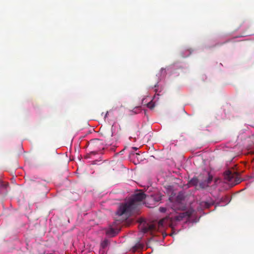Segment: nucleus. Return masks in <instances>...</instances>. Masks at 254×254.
<instances>
[{"mask_svg": "<svg viewBox=\"0 0 254 254\" xmlns=\"http://www.w3.org/2000/svg\"><path fill=\"white\" fill-rule=\"evenodd\" d=\"M108 112H107V113H106V115H105V117H107V116H108Z\"/></svg>", "mask_w": 254, "mask_h": 254, "instance_id": "nucleus-19", "label": "nucleus"}, {"mask_svg": "<svg viewBox=\"0 0 254 254\" xmlns=\"http://www.w3.org/2000/svg\"><path fill=\"white\" fill-rule=\"evenodd\" d=\"M159 82V78H158V77H157V79H156V83H155V84H154V87H152V88H154H154H156V87L158 86V84ZM157 91H158V90H157L156 88H155V89H154V91H155L156 93L157 92Z\"/></svg>", "mask_w": 254, "mask_h": 254, "instance_id": "nucleus-12", "label": "nucleus"}, {"mask_svg": "<svg viewBox=\"0 0 254 254\" xmlns=\"http://www.w3.org/2000/svg\"><path fill=\"white\" fill-rule=\"evenodd\" d=\"M237 176V174L233 173L231 171H228L225 173V178L229 182H232L235 179V185H236L240 182V180L236 178Z\"/></svg>", "mask_w": 254, "mask_h": 254, "instance_id": "nucleus-2", "label": "nucleus"}, {"mask_svg": "<svg viewBox=\"0 0 254 254\" xmlns=\"http://www.w3.org/2000/svg\"><path fill=\"white\" fill-rule=\"evenodd\" d=\"M190 185L192 186H196L198 183V180L196 178H193L190 182Z\"/></svg>", "mask_w": 254, "mask_h": 254, "instance_id": "nucleus-8", "label": "nucleus"}, {"mask_svg": "<svg viewBox=\"0 0 254 254\" xmlns=\"http://www.w3.org/2000/svg\"><path fill=\"white\" fill-rule=\"evenodd\" d=\"M177 201L178 202L180 203L184 199V195L183 193H179L177 196Z\"/></svg>", "mask_w": 254, "mask_h": 254, "instance_id": "nucleus-9", "label": "nucleus"}, {"mask_svg": "<svg viewBox=\"0 0 254 254\" xmlns=\"http://www.w3.org/2000/svg\"><path fill=\"white\" fill-rule=\"evenodd\" d=\"M145 197V194L142 192L134 194L132 198L120 205L116 214L120 216H123L125 219L128 218L135 211L140 202Z\"/></svg>", "mask_w": 254, "mask_h": 254, "instance_id": "nucleus-1", "label": "nucleus"}, {"mask_svg": "<svg viewBox=\"0 0 254 254\" xmlns=\"http://www.w3.org/2000/svg\"><path fill=\"white\" fill-rule=\"evenodd\" d=\"M213 177L210 175L209 174H208V177L207 180H204V181L202 183L199 184V186L201 188H205L208 186V185L210 184L212 181Z\"/></svg>", "mask_w": 254, "mask_h": 254, "instance_id": "nucleus-3", "label": "nucleus"}, {"mask_svg": "<svg viewBox=\"0 0 254 254\" xmlns=\"http://www.w3.org/2000/svg\"><path fill=\"white\" fill-rule=\"evenodd\" d=\"M147 106L151 108V109H152L153 107H154V106H152V104H151V102H149L148 104H147Z\"/></svg>", "mask_w": 254, "mask_h": 254, "instance_id": "nucleus-16", "label": "nucleus"}, {"mask_svg": "<svg viewBox=\"0 0 254 254\" xmlns=\"http://www.w3.org/2000/svg\"><path fill=\"white\" fill-rule=\"evenodd\" d=\"M154 201L156 202H158L162 199V196L159 195H156L154 198Z\"/></svg>", "mask_w": 254, "mask_h": 254, "instance_id": "nucleus-13", "label": "nucleus"}, {"mask_svg": "<svg viewBox=\"0 0 254 254\" xmlns=\"http://www.w3.org/2000/svg\"><path fill=\"white\" fill-rule=\"evenodd\" d=\"M106 233L108 236L113 237L117 234L118 231L113 228H109L106 230Z\"/></svg>", "mask_w": 254, "mask_h": 254, "instance_id": "nucleus-5", "label": "nucleus"}, {"mask_svg": "<svg viewBox=\"0 0 254 254\" xmlns=\"http://www.w3.org/2000/svg\"><path fill=\"white\" fill-rule=\"evenodd\" d=\"M135 247H137V248H142V245H141V244H138V246H137V245H136Z\"/></svg>", "mask_w": 254, "mask_h": 254, "instance_id": "nucleus-17", "label": "nucleus"}, {"mask_svg": "<svg viewBox=\"0 0 254 254\" xmlns=\"http://www.w3.org/2000/svg\"><path fill=\"white\" fill-rule=\"evenodd\" d=\"M101 144H102L101 141L98 139H95L91 142V146H92L93 147H97V149L96 150H95V151H94V153H96V152H98L99 151H100L101 149V148H102V147H100L99 146Z\"/></svg>", "mask_w": 254, "mask_h": 254, "instance_id": "nucleus-4", "label": "nucleus"}, {"mask_svg": "<svg viewBox=\"0 0 254 254\" xmlns=\"http://www.w3.org/2000/svg\"><path fill=\"white\" fill-rule=\"evenodd\" d=\"M185 216H186V213L183 212V213H180L179 215H176L175 217V218L177 221H181L183 219V218L185 217Z\"/></svg>", "mask_w": 254, "mask_h": 254, "instance_id": "nucleus-7", "label": "nucleus"}, {"mask_svg": "<svg viewBox=\"0 0 254 254\" xmlns=\"http://www.w3.org/2000/svg\"><path fill=\"white\" fill-rule=\"evenodd\" d=\"M109 244V242L108 240H104L101 244V246L103 249L106 248Z\"/></svg>", "mask_w": 254, "mask_h": 254, "instance_id": "nucleus-10", "label": "nucleus"}, {"mask_svg": "<svg viewBox=\"0 0 254 254\" xmlns=\"http://www.w3.org/2000/svg\"><path fill=\"white\" fill-rule=\"evenodd\" d=\"M132 149H134L135 150H137L138 149V148L137 147H132Z\"/></svg>", "mask_w": 254, "mask_h": 254, "instance_id": "nucleus-18", "label": "nucleus"}, {"mask_svg": "<svg viewBox=\"0 0 254 254\" xmlns=\"http://www.w3.org/2000/svg\"><path fill=\"white\" fill-rule=\"evenodd\" d=\"M136 155H139V153H136Z\"/></svg>", "mask_w": 254, "mask_h": 254, "instance_id": "nucleus-20", "label": "nucleus"}, {"mask_svg": "<svg viewBox=\"0 0 254 254\" xmlns=\"http://www.w3.org/2000/svg\"><path fill=\"white\" fill-rule=\"evenodd\" d=\"M101 133L105 138H107L106 140V141L113 135V132L111 128H108L107 130Z\"/></svg>", "mask_w": 254, "mask_h": 254, "instance_id": "nucleus-6", "label": "nucleus"}, {"mask_svg": "<svg viewBox=\"0 0 254 254\" xmlns=\"http://www.w3.org/2000/svg\"><path fill=\"white\" fill-rule=\"evenodd\" d=\"M163 70H164V69H163V68H162V69H161L162 71H163Z\"/></svg>", "mask_w": 254, "mask_h": 254, "instance_id": "nucleus-21", "label": "nucleus"}, {"mask_svg": "<svg viewBox=\"0 0 254 254\" xmlns=\"http://www.w3.org/2000/svg\"><path fill=\"white\" fill-rule=\"evenodd\" d=\"M159 211L162 213L165 212L166 211V208L161 207L159 208Z\"/></svg>", "mask_w": 254, "mask_h": 254, "instance_id": "nucleus-15", "label": "nucleus"}, {"mask_svg": "<svg viewBox=\"0 0 254 254\" xmlns=\"http://www.w3.org/2000/svg\"><path fill=\"white\" fill-rule=\"evenodd\" d=\"M7 185L4 184L1 180H0V188H5L7 187Z\"/></svg>", "mask_w": 254, "mask_h": 254, "instance_id": "nucleus-14", "label": "nucleus"}, {"mask_svg": "<svg viewBox=\"0 0 254 254\" xmlns=\"http://www.w3.org/2000/svg\"><path fill=\"white\" fill-rule=\"evenodd\" d=\"M154 229V226L152 225H149L147 228L144 229V232H146L148 231H151Z\"/></svg>", "mask_w": 254, "mask_h": 254, "instance_id": "nucleus-11", "label": "nucleus"}]
</instances>
